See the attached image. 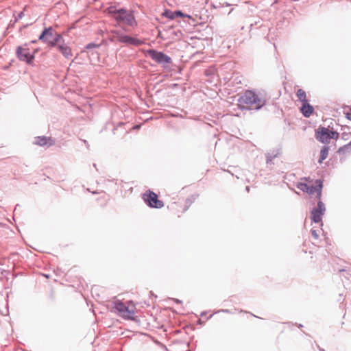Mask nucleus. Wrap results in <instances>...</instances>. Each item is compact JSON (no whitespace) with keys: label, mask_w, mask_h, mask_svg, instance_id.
I'll use <instances>...</instances> for the list:
<instances>
[{"label":"nucleus","mask_w":351,"mask_h":351,"mask_svg":"<svg viewBox=\"0 0 351 351\" xmlns=\"http://www.w3.org/2000/svg\"><path fill=\"white\" fill-rule=\"evenodd\" d=\"M119 34H121V32L120 31H112L111 35L108 36V40L112 43H117L118 42V36Z\"/></svg>","instance_id":"aec40b11"},{"label":"nucleus","mask_w":351,"mask_h":351,"mask_svg":"<svg viewBox=\"0 0 351 351\" xmlns=\"http://www.w3.org/2000/svg\"><path fill=\"white\" fill-rule=\"evenodd\" d=\"M323 186V182L321 180H317L315 185L308 187L307 193L310 195H313L317 193L316 197L320 200L322 196V189Z\"/></svg>","instance_id":"9b49d317"},{"label":"nucleus","mask_w":351,"mask_h":351,"mask_svg":"<svg viewBox=\"0 0 351 351\" xmlns=\"http://www.w3.org/2000/svg\"><path fill=\"white\" fill-rule=\"evenodd\" d=\"M239 102L241 104H244L252 106L255 109L259 110L265 105V101L260 98L254 91L246 90L239 99Z\"/></svg>","instance_id":"f03ea898"},{"label":"nucleus","mask_w":351,"mask_h":351,"mask_svg":"<svg viewBox=\"0 0 351 351\" xmlns=\"http://www.w3.org/2000/svg\"><path fill=\"white\" fill-rule=\"evenodd\" d=\"M163 15L169 19H176V17H189V16L188 15H186V14H184L180 10H177V11H175V12H171L170 10H165V12H164Z\"/></svg>","instance_id":"4468645a"},{"label":"nucleus","mask_w":351,"mask_h":351,"mask_svg":"<svg viewBox=\"0 0 351 351\" xmlns=\"http://www.w3.org/2000/svg\"><path fill=\"white\" fill-rule=\"evenodd\" d=\"M246 191H247V192H249V191H250V187H249V186H246Z\"/></svg>","instance_id":"7c9ffc66"},{"label":"nucleus","mask_w":351,"mask_h":351,"mask_svg":"<svg viewBox=\"0 0 351 351\" xmlns=\"http://www.w3.org/2000/svg\"><path fill=\"white\" fill-rule=\"evenodd\" d=\"M175 302L176 303H180L181 302V301L180 300H178V299H175Z\"/></svg>","instance_id":"c756f323"},{"label":"nucleus","mask_w":351,"mask_h":351,"mask_svg":"<svg viewBox=\"0 0 351 351\" xmlns=\"http://www.w3.org/2000/svg\"><path fill=\"white\" fill-rule=\"evenodd\" d=\"M346 118L351 121V112L346 113Z\"/></svg>","instance_id":"bb28decb"},{"label":"nucleus","mask_w":351,"mask_h":351,"mask_svg":"<svg viewBox=\"0 0 351 351\" xmlns=\"http://www.w3.org/2000/svg\"><path fill=\"white\" fill-rule=\"evenodd\" d=\"M330 131L329 129L319 126L315 132V137L316 138L322 143H329L330 139H332V136L330 135Z\"/></svg>","instance_id":"9d476101"},{"label":"nucleus","mask_w":351,"mask_h":351,"mask_svg":"<svg viewBox=\"0 0 351 351\" xmlns=\"http://www.w3.org/2000/svg\"><path fill=\"white\" fill-rule=\"evenodd\" d=\"M311 234H312V237L315 239H317L318 237H319V235L317 232V230H311Z\"/></svg>","instance_id":"393cba45"},{"label":"nucleus","mask_w":351,"mask_h":351,"mask_svg":"<svg viewBox=\"0 0 351 351\" xmlns=\"http://www.w3.org/2000/svg\"><path fill=\"white\" fill-rule=\"evenodd\" d=\"M51 48L56 47L58 50L60 49V46L68 45L65 43L64 39L60 34H56L53 38V43H50Z\"/></svg>","instance_id":"ddd939ff"},{"label":"nucleus","mask_w":351,"mask_h":351,"mask_svg":"<svg viewBox=\"0 0 351 351\" xmlns=\"http://www.w3.org/2000/svg\"><path fill=\"white\" fill-rule=\"evenodd\" d=\"M308 187H309V186L307 184L303 183V182H299L297 184V188L299 189L300 190H301L303 192H306L307 193V191L308 190Z\"/></svg>","instance_id":"4be33fe9"},{"label":"nucleus","mask_w":351,"mask_h":351,"mask_svg":"<svg viewBox=\"0 0 351 351\" xmlns=\"http://www.w3.org/2000/svg\"><path fill=\"white\" fill-rule=\"evenodd\" d=\"M330 135L332 136V139H337L339 138V133L337 132L332 131Z\"/></svg>","instance_id":"b1692460"},{"label":"nucleus","mask_w":351,"mask_h":351,"mask_svg":"<svg viewBox=\"0 0 351 351\" xmlns=\"http://www.w3.org/2000/svg\"><path fill=\"white\" fill-rule=\"evenodd\" d=\"M148 56L157 64L162 66L164 69H169L172 64V59L162 51L156 49H149L147 51Z\"/></svg>","instance_id":"7ed1b4c3"},{"label":"nucleus","mask_w":351,"mask_h":351,"mask_svg":"<svg viewBox=\"0 0 351 351\" xmlns=\"http://www.w3.org/2000/svg\"><path fill=\"white\" fill-rule=\"evenodd\" d=\"M99 47H100V45H97L94 43H88V45H86L85 48L86 49H95V48H99Z\"/></svg>","instance_id":"5701e85b"},{"label":"nucleus","mask_w":351,"mask_h":351,"mask_svg":"<svg viewBox=\"0 0 351 351\" xmlns=\"http://www.w3.org/2000/svg\"><path fill=\"white\" fill-rule=\"evenodd\" d=\"M24 16V13L23 12H21L20 13H19L18 16L16 17V21H18L21 19H22Z\"/></svg>","instance_id":"a878e982"},{"label":"nucleus","mask_w":351,"mask_h":351,"mask_svg":"<svg viewBox=\"0 0 351 351\" xmlns=\"http://www.w3.org/2000/svg\"><path fill=\"white\" fill-rule=\"evenodd\" d=\"M117 37L119 43L126 45L138 47L144 44V41L143 40L124 34L123 32H121V34H119Z\"/></svg>","instance_id":"1a4fd4ad"},{"label":"nucleus","mask_w":351,"mask_h":351,"mask_svg":"<svg viewBox=\"0 0 351 351\" xmlns=\"http://www.w3.org/2000/svg\"><path fill=\"white\" fill-rule=\"evenodd\" d=\"M27 46V44H25L24 46H18L16 49V56L20 61L31 64L34 59V54L30 53L29 49Z\"/></svg>","instance_id":"39448f33"},{"label":"nucleus","mask_w":351,"mask_h":351,"mask_svg":"<svg viewBox=\"0 0 351 351\" xmlns=\"http://www.w3.org/2000/svg\"><path fill=\"white\" fill-rule=\"evenodd\" d=\"M83 142H84V143L85 144V145L86 146V147L88 149V148H89V144H88V143L87 142V141H86V140H83Z\"/></svg>","instance_id":"cd10ccee"},{"label":"nucleus","mask_w":351,"mask_h":351,"mask_svg":"<svg viewBox=\"0 0 351 351\" xmlns=\"http://www.w3.org/2000/svg\"><path fill=\"white\" fill-rule=\"evenodd\" d=\"M186 203L188 204H191V201L189 199H187L186 201Z\"/></svg>","instance_id":"c85d7f7f"},{"label":"nucleus","mask_w":351,"mask_h":351,"mask_svg":"<svg viewBox=\"0 0 351 351\" xmlns=\"http://www.w3.org/2000/svg\"><path fill=\"white\" fill-rule=\"evenodd\" d=\"M52 27H45L38 37V40L51 48L50 43H53V38L58 34Z\"/></svg>","instance_id":"423d86ee"},{"label":"nucleus","mask_w":351,"mask_h":351,"mask_svg":"<svg viewBox=\"0 0 351 351\" xmlns=\"http://www.w3.org/2000/svg\"><path fill=\"white\" fill-rule=\"evenodd\" d=\"M326 207L324 204L321 200H319L317 208H314L311 212V219L312 221L321 223V225H322V215H324Z\"/></svg>","instance_id":"6e6552de"},{"label":"nucleus","mask_w":351,"mask_h":351,"mask_svg":"<svg viewBox=\"0 0 351 351\" xmlns=\"http://www.w3.org/2000/svg\"><path fill=\"white\" fill-rule=\"evenodd\" d=\"M351 151V141L348 143L347 145L341 147L338 149V153L339 154H344L346 152H349Z\"/></svg>","instance_id":"412c9836"},{"label":"nucleus","mask_w":351,"mask_h":351,"mask_svg":"<svg viewBox=\"0 0 351 351\" xmlns=\"http://www.w3.org/2000/svg\"><path fill=\"white\" fill-rule=\"evenodd\" d=\"M143 199L150 208H161L164 206L163 202L158 199V195L150 190L143 195Z\"/></svg>","instance_id":"20e7f679"},{"label":"nucleus","mask_w":351,"mask_h":351,"mask_svg":"<svg viewBox=\"0 0 351 351\" xmlns=\"http://www.w3.org/2000/svg\"><path fill=\"white\" fill-rule=\"evenodd\" d=\"M66 58L71 59L73 56L71 49L69 45L60 46L58 50Z\"/></svg>","instance_id":"dca6fc26"},{"label":"nucleus","mask_w":351,"mask_h":351,"mask_svg":"<svg viewBox=\"0 0 351 351\" xmlns=\"http://www.w3.org/2000/svg\"><path fill=\"white\" fill-rule=\"evenodd\" d=\"M297 97L298 98V99L302 102V104L308 101V100L306 99V93L304 90L302 89H298V91H297Z\"/></svg>","instance_id":"6ab92c4d"},{"label":"nucleus","mask_w":351,"mask_h":351,"mask_svg":"<svg viewBox=\"0 0 351 351\" xmlns=\"http://www.w3.org/2000/svg\"><path fill=\"white\" fill-rule=\"evenodd\" d=\"M301 112L305 117H309L313 112V107L306 101L302 104Z\"/></svg>","instance_id":"2eb2a0df"},{"label":"nucleus","mask_w":351,"mask_h":351,"mask_svg":"<svg viewBox=\"0 0 351 351\" xmlns=\"http://www.w3.org/2000/svg\"><path fill=\"white\" fill-rule=\"evenodd\" d=\"M279 153L276 152V153H267L266 154V163L267 166L273 165L274 163L272 162V160L278 156Z\"/></svg>","instance_id":"f3484780"},{"label":"nucleus","mask_w":351,"mask_h":351,"mask_svg":"<svg viewBox=\"0 0 351 351\" xmlns=\"http://www.w3.org/2000/svg\"><path fill=\"white\" fill-rule=\"evenodd\" d=\"M37 42V40H32V43H36Z\"/></svg>","instance_id":"2f4dec72"},{"label":"nucleus","mask_w":351,"mask_h":351,"mask_svg":"<svg viewBox=\"0 0 351 351\" xmlns=\"http://www.w3.org/2000/svg\"><path fill=\"white\" fill-rule=\"evenodd\" d=\"M115 309L122 315L125 319L134 320V311L130 309L123 302L117 301L114 302Z\"/></svg>","instance_id":"0eeeda50"},{"label":"nucleus","mask_w":351,"mask_h":351,"mask_svg":"<svg viewBox=\"0 0 351 351\" xmlns=\"http://www.w3.org/2000/svg\"><path fill=\"white\" fill-rule=\"evenodd\" d=\"M108 10L109 13L119 23H123L130 27L136 26L137 23L132 11H128L123 8L116 9L113 7H110Z\"/></svg>","instance_id":"f257e3e1"},{"label":"nucleus","mask_w":351,"mask_h":351,"mask_svg":"<svg viewBox=\"0 0 351 351\" xmlns=\"http://www.w3.org/2000/svg\"><path fill=\"white\" fill-rule=\"evenodd\" d=\"M35 139L36 141L34 143L40 146H45L47 145L49 146H51L54 144V141L53 139L45 136H37Z\"/></svg>","instance_id":"f8f14e48"},{"label":"nucleus","mask_w":351,"mask_h":351,"mask_svg":"<svg viewBox=\"0 0 351 351\" xmlns=\"http://www.w3.org/2000/svg\"><path fill=\"white\" fill-rule=\"evenodd\" d=\"M328 150H329V148L328 147H326V146H324L322 148L321 151H320V155H319V162L321 163L322 162L323 160H324L328 155Z\"/></svg>","instance_id":"a211bd4d"}]
</instances>
